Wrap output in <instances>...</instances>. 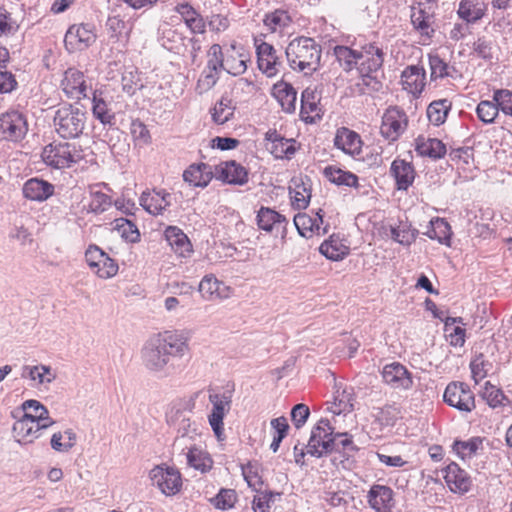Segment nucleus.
<instances>
[{
  "mask_svg": "<svg viewBox=\"0 0 512 512\" xmlns=\"http://www.w3.org/2000/svg\"><path fill=\"white\" fill-rule=\"evenodd\" d=\"M150 478L165 495L176 494L182 485L181 475L173 467L156 466L150 471Z\"/></svg>",
  "mask_w": 512,
  "mask_h": 512,
  "instance_id": "obj_15",
  "label": "nucleus"
},
{
  "mask_svg": "<svg viewBox=\"0 0 512 512\" xmlns=\"http://www.w3.org/2000/svg\"><path fill=\"white\" fill-rule=\"evenodd\" d=\"M23 378L28 377L37 384H50L56 379V373L50 366L39 364L35 366H24L21 375Z\"/></svg>",
  "mask_w": 512,
  "mask_h": 512,
  "instance_id": "obj_43",
  "label": "nucleus"
},
{
  "mask_svg": "<svg viewBox=\"0 0 512 512\" xmlns=\"http://www.w3.org/2000/svg\"><path fill=\"white\" fill-rule=\"evenodd\" d=\"M292 23V18L288 11L276 9L265 14L263 19L264 26L272 33L283 31Z\"/></svg>",
  "mask_w": 512,
  "mask_h": 512,
  "instance_id": "obj_45",
  "label": "nucleus"
},
{
  "mask_svg": "<svg viewBox=\"0 0 512 512\" xmlns=\"http://www.w3.org/2000/svg\"><path fill=\"white\" fill-rule=\"evenodd\" d=\"M209 60L207 65L209 69L220 70L224 68L225 64V52L219 44H213L208 51Z\"/></svg>",
  "mask_w": 512,
  "mask_h": 512,
  "instance_id": "obj_61",
  "label": "nucleus"
},
{
  "mask_svg": "<svg viewBox=\"0 0 512 512\" xmlns=\"http://www.w3.org/2000/svg\"><path fill=\"white\" fill-rule=\"evenodd\" d=\"M425 235H427L430 239H435L440 243L446 244L450 240L451 228L446 220L436 218L430 221Z\"/></svg>",
  "mask_w": 512,
  "mask_h": 512,
  "instance_id": "obj_47",
  "label": "nucleus"
},
{
  "mask_svg": "<svg viewBox=\"0 0 512 512\" xmlns=\"http://www.w3.org/2000/svg\"><path fill=\"white\" fill-rule=\"evenodd\" d=\"M483 397L493 408L503 405V401L506 399L502 390L492 385L490 382H486L484 385Z\"/></svg>",
  "mask_w": 512,
  "mask_h": 512,
  "instance_id": "obj_58",
  "label": "nucleus"
},
{
  "mask_svg": "<svg viewBox=\"0 0 512 512\" xmlns=\"http://www.w3.org/2000/svg\"><path fill=\"white\" fill-rule=\"evenodd\" d=\"M487 10V4L479 0H461L457 10L458 16L466 23L480 20Z\"/></svg>",
  "mask_w": 512,
  "mask_h": 512,
  "instance_id": "obj_37",
  "label": "nucleus"
},
{
  "mask_svg": "<svg viewBox=\"0 0 512 512\" xmlns=\"http://www.w3.org/2000/svg\"><path fill=\"white\" fill-rule=\"evenodd\" d=\"M248 57L242 48L232 44L225 50V64L223 70L233 76H239L247 70Z\"/></svg>",
  "mask_w": 512,
  "mask_h": 512,
  "instance_id": "obj_30",
  "label": "nucleus"
},
{
  "mask_svg": "<svg viewBox=\"0 0 512 512\" xmlns=\"http://www.w3.org/2000/svg\"><path fill=\"white\" fill-rule=\"evenodd\" d=\"M400 415V410L395 405H385L378 408L374 417L381 426H393Z\"/></svg>",
  "mask_w": 512,
  "mask_h": 512,
  "instance_id": "obj_54",
  "label": "nucleus"
},
{
  "mask_svg": "<svg viewBox=\"0 0 512 512\" xmlns=\"http://www.w3.org/2000/svg\"><path fill=\"white\" fill-rule=\"evenodd\" d=\"M290 68L304 76H311L321 66L322 48L310 37H297L285 49Z\"/></svg>",
  "mask_w": 512,
  "mask_h": 512,
  "instance_id": "obj_3",
  "label": "nucleus"
},
{
  "mask_svg": "<svg viewBox=\"0 0 512 512\" xmlns=\"http://www.w3.org/2000/svg\"><path fill=\"white\" fill-rule=\"evenodd\" d=\"M218 79V70H212L206 66L198 79L197 90H199L200 94L209 91L215 86Z\"/></svg>",
  "mask_w": 512,
  "mask_h": 512,
  "instance_id": "obj_59",
  "label": "nucleus"
},
{
  "mask_svg": "<svg viewBox=\"0 0 512 512\" xmlns=\"http://www.w3.org/2000/svg\"><path fill=\"white\" fill-rule=\"evenodd\" d=\"M234 110L235 107L232 105V100L222 96L213 108L212 119L217 124H224L233 117Z\"/></svg>",
  "mask_w": 512,
  "mask_h": 512,
  "instance_id": "obj_49",
  "label": "nucleus"
},
{
  "mask_svg": "<svg viewBox=\"0 0 512 512\" xmlns=\"http://www.w3.org/2000/svg\"><path fill=\"white\" fill-rule=\"evenodd\" d=\"M333 53L336 57L337 62L340 67L345 72H350L353 69H357V64L359 62L360 50L352 49L348 46L337 45L333 49Z\"/></svg>",
  "mask_w": 512,
  "mask_h": 512,
  "instance_id": "obj_42",
  "label": "nucleus"
},
{
  "mask_svg": "<svg viewBox=\"0 0 512 512\" xmlns=\"http://www.w3.org/2000/svg\"><path fill=\"white\" fill-rule=\"evenodd\" d=\"M85 258L89 267L102 279H109L118 272L117 262L98 246H89Z\"/></svg>",
  "mask_w": 512,
  "mask_h": 512,
  "instance_id": "obj_12",
  "label": "nucleus"
},
{
  "mask_svg": "<svg viewBox=\"0 0 512 512\" xmlns=\"http://www.w3.org/2000/svg\"><path fill=\"white\" fill-rule=\"evenodd\" d=\"M306 448L308 454L317 458L336 452L348 459L359 450L352 435L334 432L328 419H320L313 427Z\"/></svg>",
  "mask_w": 512,
  "mask_h": 512,
  "instance_id": "obj_2",
  "label": "nucleus"
},
{
  "mask_svg": "<svg viewBox=\"0 0 512 512\" xmlns=\"http://www.w3.org/2000/svg\"><path fill=\"white\" fill-rule=\"evenodd\" d=\"M174 10L181 15L192 33L203 34L205 32L206 24L203 17L189 3H180Z\"/></svg>",
  "mask_w": 512,
  "mask_h": 512,
  "instance_id": "obj_34",
  "label": "nucleus"
},
{
  "mask_svg": "<svg viewBox=\"0 0 512 512\" xmlns=\"http://www.w3.org/2000/svg\"><path fill=\"white\" fill-rule=\"evenodd\" d=\"M322 210L319 209L314 216L306 213H299L294 217V224L298 233L305 238H310L314 234L323 235L327 233L326 228L322 227L323 214Z\"/></svg>",
  "mask_w": 512,
  "mask_h": 512,
  "instance_id": "obj_19",
  "label": "nucleus"
},
{
  "mask_svg": "<svg viewBox=\"0 0 512 512\" xmlns=\"http://www.w3.org/2000/svg\"><path fill=\"white\" fill-rule=\"evenodd\" d=\"M44 163L55 169L69 168L84 158L81 146L69 142H57L46 145L41 153Z\"/></svg>",
  "mask_w": 512,
  "mask_h": 512,
  "instance_id": "obj_7",
  "label": "nucleus"
},
{
  "mask_svg": "<svg viewBox=\"0 0 512 512\" xmlns=\"http://www.w3.org/2000/svg\"><path fill=\"white\" fill-rule=\"evenodd\" d=\"M443 473L445 482L453 493L464 494L470 490L472 485L471 477L457 463H449L443 469Z\"/></svg>",
  "mask_w": 512,
  "mask_h": 512,
  "instance_id": "obj_17",
  "label": "nucleus"
},
{
  "mask_svg": "<svg viewBox=\"0 0 512 512\" xmlns=\"http://www.w3.org/2000/svg\"><path fill=\"white\" fill-rule=\"evenodd\" d=\"M481 441L478 438H473L468 441H456L454 443L455 451L464 458L465 456H471L478 450Z\"/></svg>",
  "mask_w": 512,
  "mask_h": 512,
  "instance_id": "obj_64",
  "label": "nucleus"
},
{
  "mask_svg": "<svg viewBox=\"0 0 512 512\" xmlns=\"http://www.w3.org/2000/svg\"><path fill=\"white\" fill-rule=\"evenodd\" d=\"M394 492L385 485H373L367 494L369 506L376 512H392Z\"/></svg>",
  "mask_w": 512,
  "mask_h": 512,
  "instance_id": "obj_22",
  "label": "nucleus"
},
{
  "mask_svg": "<svg viewBox=\"0 0 512 512\" xmlns=\"http://www.w3.org/2000/svg\"><path fill=\"white\" fill-rule=\"evenodd\" d=\"M452 103L448 99H439L431 102L427 107L428 120L435 126H439L446 121Z\"/></svg>",
  "mask_w": 512,
  "mask_h": 512,
  "instance_id": "obj_46",
  "label": "nucleus"
},
{
  "mask_svg": "<svg viewBox=\"0 0 512 512\" xmlns=\"http://www.w3.org/2000/svg\"><path fill=\"white\" fill-rule=\"evenodd\" d=\"M418 230L411 229L407 225L398 226L391 229L392 239L404 246H410L417 238Z\"/></svg>",
  "mask_w": 512,
  "mask_h": 512,
  "instance_id": "obj_53",
  "label": "nucleus"
},
{
  "mask_svg": "<svg viewBox=\"0 0 512 512\" xmlns=\"http://www.w3.org/2000/svg\"><path fill=\"white\" fill-rule=\"evenodd\" d=\"M212 166L206 163L192 164L183 173V179L194 187H206L213 178Z\"/></svg>",
  "mask_w": 512,
  "mask_h": 512,
  "instance_id": "obj_28",
  "label": "nucleus"
},
{
  "mask_svg": "<svg viewBox=\"0 0 512 512\" xmlns=\"http://www.w3.org/2000/svg\"><path fill=\"white\" fill-rule=\"evenodd\" d=\"M87 123V113L80 107L72 104L59 105L53 116L55 132L62 139L79 138Z\"/></svg>",
  "mask_w": 512,
  "mask_h": 512,
  "instance_id": "obj_6",
  "label": "nucleus"
},
{
  "mask_svg": "<svg viewBox=\"0 0 512 512\" xmlns=\"http://www.w3.org/2000/svg\"><path fill=\"white\" fill-rule=\"evenodd\" d=\"M295 140L282 137L277 143L268 147L270 153L278 159H290L296 152Z\"/></svg>",
  "mask_w": 512,
  "mask_h": 512,
  "instance_id": "obj_52",
  "label": "nucleus"
},
{
  "mask_svg": "<svg viewBox=\"0 0 512 512\" xmlns=\"http://www.w3.org/2000/svg\"><path fill=\"white\" fill-rule=\"evenodd\" d=\"M27 131V120L21 112L13 110L0 116V138L17 142Z\"/></svg>",
  "mask_w": 512,
  "mask_h": 512,
  "instance_id": "obj_13",
  "label": "nucleus"
},
{
  "mask_svg": "<svg viewBox=\"0 0 512 512\" xmlns=\"http://www.w3.org/2000/svg\"><path fill=\"white\" fill-rule=\"evenodd\" d=\"M499 106L493 99L492 101L483 100L476 107V114L480 121L485 124H491L499 114Z\"/></svg>",
  "mask_w": 512,
  "mask_h": 512,
  "instance_id": "obj_51",
  "label": "nucleus"
},
{
  "mask_svg": "<svg viewBox=\"0 0 512 512\" xmlns=\"http://www.w3.org/2000/svg\"><path fill=\"white\" fill-rule=\"evenodd\" d=\"M382 378L393 389L408 390L413 386L411 373L398 362L385 365L382 370Z\"/></svg>",
  "mask_w": 512,
  "mask_h": 512,
  "instance_id": "obj_16",
  "label": "nucleus"
},
{
  "mask_svg": "<svg viewBox=\"0 0 512 512\" xmlns=\"http://www.w3.org/2000/svg\"><path fill=\"white\" fill-rule=\"evenodd\" d=\"M426 72L422 66H407L401 73V84L408 93L419 96L426 85Z\"/></svg>",
  "mask_w": 512,
  "mask_h": 512,
  "instance_id": "obj_20",
  "label": "nucleus"
},
{
  "mask_svg": "<svg viewBox=\"0 0 512 512\" xmlns=\"http://www.w3.org/2000/svg\"><path fill=\"white\" fill-rule=\"evenodd\" d=\"M407 126L408 117L405 111L398 106H392L382 116L380 133L389 142H394L405 132Z\"/></svg>",
  "mask_w": 512,
  "mask_h": 512,
  "instance_id": "obj_8",
  "label": "nucleus"
},
{
  "mask_svg": "<svg viewBox=\"0 0 512 512\" xmlns=\"http://www.w3.org/2000/svg\"><path fill=\"white\" fill-rule=\"evenodd\" d=\"M256 221L259 229L266 231V232H272L273 230H276L277 232L285 233L286 226L288 224V221L286 217L277 211L262 206L256 216Z\"/></svg>",
  "mask_w": 512,
  "mask_h": 512,
  "instance_id": "obj_25",
  "label": "nucleus"
},
{
  "mask_svg": "<svg viewBox=\"0 0 512 512\" xmlns=\"http://www.w3.org/2000/svg\"><path fill=\"white\" fill-rule=\"evenodd\" d=\"M215 173L217 179L231 185H244L248 182V171L235 161L221 163L215 167Z\"/></svg>",
  "mask_w": 512,
  "mask_h": 512,
  "instance_id": "obj_21",
  "label": "nucleus"
},
{
  "mask_svg": "<svg viewBox=\"0 0 512 512\" xmlns=\"http://www.w3.org/2000/svg\"><path fill=\"white\" fill-rule=\"evenodd\" d=\"M22 409L24 415H28L33 420H45L49 412L43 404L34 399L26 400L22 404Z\"/></svg>",
  "mask_w": 512,
  "mask_h": 512,
  "instance_id": "obj_55",
  "label": "nucleus"
},
{
  "mask_svg": "<svg viewBox=\"0 0 512 512\" xmlns=\"http://www.w3.org/2000/svg\"><path fill=\"white\" fill-rule=\"evenodd\" d=\"M54 191L55 186L52 183L37 177L28 179L22 187L24 198L35 202L46 201Z\"/></svg>",
  "mask_w": 512,
  "mask_h": 512,
  "instance_id": "obj_23",
  "label": "nucleus"
},
{
  "mask_svg": "<svg viewBox=\"0 0 512 512\" xmlns=\"http://www.w3.org/2000/svg\"><path fill=\"white\" fill-rule=\"evenodd\" d=\"M62 88L69 98L81 99L87 97V86L84 74L75 68H69L65 72Z\"/></svg>",
  "mask_w": 512,
  "mask_h": 512,
  "instance_id": "obj_24",
  "label": "nucleus"
},
{
  "mask_svg": "<svg viewBox=\"0 0 512 512\" xmlns=\"http://www.w3.org/2000/svg\"><path fill=\"white\" fill-rule=\"evenodd\" d=\"M410 19L413 28L426 39L434 36L435 29L433 27L434 16L426 10L424 3H416L410 7Z\"/></svg>",
  "mask_w": 512,
  "mask_h": 512,
  "instance_id": "obj_18",
  "label": "nucleus"
},
{
  "mask_svg": "<svg viewBox=\"0 0 512 512\" xmlns=\"http://www.w3.org/2000/svg\"><path fill=\"white\" fill-rule=\"evenodd\" d=\"M415 150L419 155L433 159H440L446 154V147L441 140L423 135L416 138Z\"/></svg>",
  "mask_w": 512,
  "mask_h": 512,
  "instance_id": "obj_36",
  "label": "nucleus"
},
{
  "mask_svg": "<svg viewBox=\"0 0 512 512\" xmlns=\"http://www.w3.org/2000/svg\"><path fill=\"white\" fill-rule=\"evenodd\" d=\"M493 100L498 103L500 111L512 117V90L497 89L493 92Z\"/></svg>",
  "mask_w": 512,
  "mask_h": 512,
  "instance_id": "obj_56",
  "label": "nucleus"
},
{
  "mask_svg": "<svg viewBox=\"0 0 512 512\" xmlns=\"http://www.w3.org/2000/svg\"><path fill=\"white\" fill-rule=\"evenodd\" d=\"M319 251L327 259L339 261L349 254V247L339 237L332 235L320 245Z\"/></svg>",
  "mask_w": 512,
  "mask_h": 512,
  "instance_id": "obj_40",
  "label": "nucleus"
},
{
  "mask_svg": "<svg viewBox=\"0 0 512 512\" xmlns=\"http://www.w3.org/2000/svg\"><path fill=\"white\" fill-rule=\"evenodd\" d=\"M254 44L259 70L269 78L276 76L283 67V62L277 55L274 46L257 38H255Z\"/></svg>",
  "mask_w": 512,
  "mask_h": 512,
  "instance_id": "obj_11",
  "label": "nucleus"
},
{
  "mask_svg": "<svg viewBox=\"0 0 512 512\" xmlns=\"http://www.w3.org/2000/svg\"><path fill=\"white\" fill-rule=\"evenodd\" d=\"M107 27L112 33L111 36L116 38L121 37L124 33L128 35L131 30L120 15L109 16L107 19Z\"/></svg>",
  "mask_w": 512,
  "mask_h": 512,
  "instance_id": "obj_62",
  "label": "nucleus"
},
{
  "mask_svg": "<svg viewBox=\"0 0 512 512\" xmlns=\"http://www.w3.org/2000/svg\"><path fill=\"white\" fill-rule=\"evenodd\" d=\"M445 403L461 412H471L475 408V398L470 387L463 382H451L444 395Z\"/></svg>",
  "mask_w": 512,
  "mask_h": 512,
  "instance_id": "obj_9",
  "label": "nucleus"
},
{
  "mask_svg": "<svg viewBox=\"0 0 512 512\" xmlns=\"http://www.w3.org/2000/svg\"><path fill=\"white\" fill-rule=\"evenodd\" d=\"M180 454L185 455L187 464L196 470L205 473L212 468L213 460L210 455L203 450L196 442L187 444L184 452Z\"/></svg>",
  "mask_w": 512,
  "mask_h": 512,
  "instance_id": "obj_27",
  "label": "nucleus"
},
{
  "mask_svg": "<svg viewBox=\"0 0 512 512\" xmlns=\"http://www.w3.org/2000/svg\"><path fill=\"white\" fill-rule=\"evenodd\" d=\"M232 396L230 392L210 393L209 401L212 404V411L208 416L209 424L218 439L224 433L223 419L231 408Z\"/></svg>",
  "mask_w": 512,
  "mask_h": 512,
  "instance_id": "obj_14",
  "label": "nucleus"
},
{
  "mask_svg": "<svg viewBox=\"0 0 512 512\" xmlns=\"http://www.w3.org/2000/svg\"><path fill=\"white\" fill-rule=\"evenodd\" d=\"M228 287L214 275H206L199 283V292L203 299L211 301L228 296Z\"/></svg>",
  "mask_w": 512,
  "mask_h": 512,
  "instance_id": "obj_33",
  "label": "nucleus"
},
{
  "mask_svg": "<svg viewBox=\"0 0 512 512\" xmlns=\"http://www.w3.org/2000/svg\"><path fill=\"white\" fill-rule=\"evenodd\" d=\"M131 135L133 139L140 144L147 145L150 143L151 136L147 126L140 120H134L131 123Z\"/></svg>",
  "mask_w": 512,
  "mask_h": 512,
  "instance_id": "obj_63",
  "label": "nucleus"
},
{
  "mask_svg": "<svg viewBox=\"0 0 512 512\" xmlns=\"http://www.w3.org/2000/svg\"><path fill=\"white\" fill-rule=\"evenodd\" d=\"M428 62L430 67V78L432 81L450 77V71L454 70L437 53H429Z\"/></svg>",
  "mask_w": 512,
  "mask_h": 512,
  "instance_id": "obj_48",
  "label": "nucleus"
},
{
  "mask_svg": "<svg viewBox=\"0 0 512 512\" xmlns=\"http://www.w3.org/2000/svg\"><path fill=\"white\" fill-rule=\"evenodd\" d=\"M112 205L111 197L101 191H95L91 194V201L89 204L90 210L94 213H103L108 210Z\"/></svg>",
  "mask_w": 512,
  "mask_h": 512,
  "instance_id": "obj_57",
  "label": "nucleus"
},
{
  "mask_svg": "<svg viewBox=\"0 0 512 512\" xmlns=\"http://www.w3.org/2000/svg\"><path fill=\"white\" fill-rule=\"evenodd\" d=\"M273 94L285 112L292 113L295 111L297 92L290 83L281 81L275 84Z\"/></svg>",
  "mask_w": 512,
  "mask_h": 512,
  "instance_id": "obj_38",
  "label": "nucleus"
},
{
  "mask_svg": "<svg viewBox=\"0 0 512 512\" xmlns=\"http://www.w3.org/2000/svg\"><path fill=\"white\" fill-rule=\"evenodd\" d=\"M334 144L346 154L358 155L361 151L362 141L355 131L341 127L336 132Z\"/></svg>",
  "mask_w": 512,
  "mask_h": 512,
  "instance_id": "obj_29",
  "label": "nucleus"
},
{
  "mask_svg": "<svg viewBox=\"0 0 512 512\" xmlns=\"http://www.w3.org/2000/svg\"><path fill=\"white\" fill-rule=\"evenodd\" d=\"M235 500L236 495L234 490L221 489L211 502L217 509L226 510L234 506Z\"/></svg>",
  "mask_w": 512,
  "mask_h": 512,
  "instance_id": "obj_60",
  "label": "nucleus"
},
{
  "mask_svg": "<svg viewBox=\"0 0 512 512\" xmlns=\"http://www.w3.org/2000/svg\"><path fill=\"white\" fill-rule=\"evenodd\" d=\"M390 172L395 178L399 190H407L415 179L412 164L403 159H395L391 164Z\"/></svg>",
  "mask_w": 512,
  "mask_h": 512,
  "instance_id": "obj_32",
  "label": "nucleus"
},
{
  "mask_svg": "<svg viewBox=\"0 0 512 512\" xmlns=\"http://www.w3.org/2000/svg\"><path fill=\"white\" fill-rule=\"evenodd\" d=\"M320 96L315 89L306 88L301 94V115L306 122H312L314 116L320 117Z\"/></svg>",
  "mask_w": 512,
  "mask_h": 512,
  "instance_id": "obj_39",
  "label": "nucleus"
},
{
  "mask_svg": "<svg viewBox=\"0 0 512 512\" xmlns=\"http://www.w3.org/2000/svg\"><path fill=\"white\" fill-rule=\"evenodd\" d=\"M95 41V27L89 23L71 25L64 38L65 47L69 52L82 51Z\"/></svg>",
  "mask_w": 512,
  "mask_h": 512,
  "instance_id": "obj_10",
  "label": "nucleus"
},
{
  "mask_svg": "<svg viewBox=\"0 0 512 512\" xmlns=\"http://www.w3.org/2000/svg\"><path fill=\"white\" fill-rule=\"evenodd\" d=\"M200 391L195 392L188 400H182L173 405L167 414V423L174 426L178 431L173 448L179 452H184L187 444L195 442L199 436L197 425L191 421L190 415L195 407V401L200 395Z\"/></svg>",
  "mask_w": 512,
  "mask_h": 512,
  "instance_id": "obj_4",
  "label": "nucleus"
},
{
  "mask_svg": "<svg viewBox=\"0 0 512 512\" xmlns=\"http://www.w3.org/2000/svg\"><path fill=\"white\" fill-rule=\"evenodd\" d=\"M384 62V52L382 48L374 43H368L361 47L357 71L361 82L357 86H364L362 93L378 92L382 88L380 70Z\"/></svg>",
  "mask_w": 512,
  "mask_h": 512,
  "instance_id": "obj_5",
  "label": "nucleus"
},
{
  "mask_svg": "<svg viewBox=\"0 0 512 512\" xmlns=\"http://www.w3.org/2000/svg\"><path fill=\"white\" fill-rule=\"evenodd\" d=\"M115 229L120 236L127 242L137 243L140 241V232L137 226L126 218L115 220Z\"/></svg>",
  "mask_w": 512,
  "mask_h": 512,
  "instance_id": "obj_50",
  "label": "nucleus"
},
{
  "mask_svg": "<svg viewBox=\"0 0 512 512\" xmlns=\"http://www.w3.org/2000/svg\"><path fill=\"white\" fill-rule=\"evenodd\" d=\"M189 350L188 338L180 331H165L147 340L141 349L144 367L152 373L167 376L172 361L182 358Z\"/></svg>",
  "mask_w": 512,
  "mask_h": 512,
  "instance_id": "obj_1",
  "label": "nucleus"
},
{
  "mask_svg": "<svg viewBox=\"0 0 512 512\" xmlns=\"http://www.w3.org/2000/svg\"><path fill=\"white\" fill-rule=\"evenodd\" d=\"M323 175L333 184L338 186L359 187L358 177L350 171L342 170L336 166H327Z\"/></svg>",
  "mask_w": 512,
  "mask_h": 512,
  "instance_id": "obj_41",
  "label": "nucleus"
},
{
  "mask_svg": "<svg viewBox=\"0 0 512 512\" xmlns=\"http://www.w3.org/2000/svg\"><path fill=\"white\" fill-rule=\"evenodd\" d=\"M164 236L173 251L179 256L185 257L192 252V245L187 235L177 226H168Z\"/></svg>",
  "mask_w": 512,
  "mask_h": 512,
  "instance_id": "obj_31",
  "label": "nucleus"
},
{
  "mask_svg": "<svg viewBox=\"0 0 512 512\" xmlns=\"http://www.w3.org/2000/svg\"><path fill=\"white\" fill-rule=\"evenodd\" d=\"M140 205L151 215H160L171 205V194L165 190L143 192Z\"/></svg>",
  "mask_w": 512,
  "mask_h": 512,
  "instance_id": "obj_26",
  "label": "nucleus"
},
{
  "mask_svg": "<svg viewBox=\"0 0 512 512\" xmlns=\"http://www.w3.org/2000/svg\"><path fill=\"white\" fill-rule=\"evenodd\" d=\"M92 103V112L97 120L103 125H113L115 123V114L109 107V103L101 97V93L93 92Z\"/></svg>",
  "mask_w": 512,
  "mask_h": 512,
  "instance_id": "obj_44",
  "label": "nucleus"
},
{
  "mask_svg": "<svg viewBox=\"0 0 512 512\" xmlns=\"http://www.w3.org/2000/svg\"><path fill=\"white\" fill-rule=\"evenodd\" d=\"M13 433L19 443H31L39 437V426L31 417L23 415L14 423Z\"/></svg>",
  "mask_w": 512,
  "mask_h": 512,
  "instance_id": "obj_35",
  "label": "nucleus"
}]
</instances>
